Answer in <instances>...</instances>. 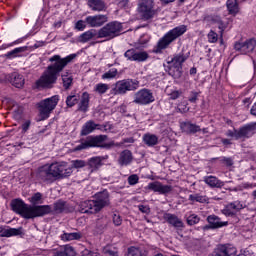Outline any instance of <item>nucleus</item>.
I'll use <instances>...</instances> for the list:
<instances>
[{"mask_svg": "<svg viewBox=\"0 0 256 256\" xmlns=\"http://www.w3.org/2000/svg\"><path fill=\"white\" fill-rule=\"evenodd\" d=\"M75 57H77L75 54H70L64 58L58 54L51 56L48 59L50 64L47 66L42 76L36 81V87L51 89V87L57 83L59 74L62 73L63 69L67 67V64L71 63Z\"/></svg>", "mask_w": 256, "mask_h": 256, "instance_id": "obj_1", "label": "nucleus"}, {"mask_svg": "<svg viewBox=\"0 0 256 256\" xmlns=\"http://www.w3.org/2000/svg\"><path fill=\"white\" fill-rule=\"evenodd\" d=\"M71 175V168L67 166L65 162H55L49 166H43L39 168L37 178L43 183H55L57 179H64Z\"/></svg>", "mask_w": 256, "mask_h": 256, "instance_id": "obj_2", "label": "nucleus"}, {"mask_svg": "<svg viewBox=\"0 0 256 256\" xmlns=\"http://www.w3.org/2000/svg\"><path fill=\"white\" fill-rule=\"evenodd\" d=\"M10 207L14 213L21 215L23 219H37V217H45L51 213L50 206H29L19 198L13 199Z\"/></svg>", "mask_w": 256, "mask_h": 256, "instance_id": "obj_3", "label": "nucleus"}, {"mask_svg": "<svg viewBox=\"0 0 256 256\" xmlns=\"http://www.w3.org/2000/svg\"><path fill=\"white\" fill-rule=\"evenodd\" d=\"M107 135L88 136L80 145L74 148V151H83V149H90L91 147H100V149H111V147H122L125 143H135L133 137L125 138L119 143L113 141L105 143Z\"/></svg>", "mask_w": 256, "mask_h": 256, "instance_id": "obj_4", "label": "nucleus"}, {"mask_svg": "<svg viewBox=\"0 0 256 256\" xmlns=\"http://www.w3.org/2000/svg\"><path fill=\"white\" fill-rule=\"evenodd\" d=\"M96 200H86L80 203V212L86 213L87 215H95L104 209V207H109L111 201L109 200V192L103 190L95 194Z\"/></svg>", "mask_w": 256, "mask_h": 256, "instance_id": "obj_5", "label": "nucleus"}, {"mask_svg": "<svg viewBox=\"0 0 256 256\" xmlns=\"http://www.w3.org/2000/svg\"><path fill=\"white\" fill-rule=\"evenodd\" d=\"M185 33H187V26L185 25H180L169 30L162 38L159 39L152 52L156 54L163 53L164 49H167L173 41H177V39L182 35H185Z\"/></svg>", "mask_w": 256, "mask_h": 256, "instance_id": "obj_6", "label": "nucleus"}, {"mask_svg": "<svg viewBox=\"0 0 256 256\" xmlns=\"http://www.w3.org/2000/svg\"><path fill=\"white\" fill-rule=\"evenodd\" d=\"M139 81L135 79H123L117 81L111 90L112 95H126L129 91H137Z\"/></svg>", "mask_w": 256, "mask_h": 256, "instance_id": "obj_7", "label": "nucleus"}, {"mask_svg": "<svg viewBox=\"0 0 256 256\" xmlns=\"http://www.w3.org/2000/svg\"><path fill=\"white\" fill-rule=\"evenodd\" d=\"M57 103H59V96L54 95L50 98H46L38 103V110L41 121H45V119H49V115L53 113L55 107H57Z\"/></svg>", "mask_w": 256, "mask_h": 256, "instance_id": "obj_8", "label": "nucleus"}, {"mask_svg": "<svg viewBox=\"0 0 256 256\" xmlns=\"http://www.w3.org/2000/svg\"><path fill=\"white\" fill-rule=\"evenodd\" d=\"M121 31H123V25L117 21H113L99 29V37L100 39H107L109 41L118 37Z\"/></svg>", "mask_w": 256, "mask_h": 256, "instance_id": "obj_9", "label": "nucleus"}, {"mask_svg": "<svg viewBox=\"0 0 256 256\" xmlns=\"http://www.w3.org/2000/svg\"><path fill=\"white\" fill-rule=\"evenodd\" d=\"M137 5L138 13H140L144 21H149V19H153L157 15L155 0H138Z\"/></svg>", "mask_w": 256, "mask_h": 256, "instance_id": "obj_10", "label": "nucleus"}, {"mask_svg": "<svg viewBox=\"0 0 256 256\" xmlns=\"http://www.w3.org/2000/svg\"><path fill=\"white\" fill-rule=\"evenodd\" d=\"M187 56L185 53L180 52L171 59V61H168L169 70L174 71V74H172L174 77H181V73L183 71V63L187 61Z\"/></svg>", "mask_w": 256, "mask_h": 256, "instance_id": "obj_11", "label": "nucleus"}, {"mask_svg": "<svg viewBox=\"0 0 256 256\" xmlns=\"http://www.w3.org/2000/svg\"><path fill=\"white\" fill-rule=\"evenodd\" d=\"M155 101L153 92L147 88L140 89L134 94L133 103L136 105H150Z\"/></svg>", "mask_w": 256, "mask_h": 256, "instance_id": "obj_12", "label": "nucleus"}, {"mask_svg": "<svg viewBox=\"0 0 256 256\" xmlns=\"http://www.w3.org/2000/svg\"><path fill=\"white\" fill-rule=\"evenodd\" d=\"M256 46V40L255 39H249L245 42H236L234 44L235 51L239 52L240 55H248V53H252V51L255 49Z\"/></svg>", "mask_w": 256, "mask_h": 256, "instance_id": "obj_13", "label": "nucleus"}, {"mask_svg": "<svg viewBox=\"0 0 256 256\" xmlns=\"http://www.w3.org/2000/svg\"><path fill=\"white\" fill-rule=\"evenodd\" d=\"M124 57H126L128 61H137L138 63H143L149 59V53L146 51H137L132 48L124 53Z\"/></svg>", "mask_w": 256, "mask_h": 256, "instance_id": "obj_14", "label": "nucleus"}, {"mask_svg": "<svg viewBox=\"0 0 256 256\" xmlns=\"http://www.w3.org/2000/svg\"><path fill=\"white\" fill-rule=\"evenodd\" d=\"M208 23L211 25H216L220 30V44L223 45V33H225V29H227V22H224L221 19V16L210 15L205 18Z\"/></svg>", "mask_w": 256, "mask_h": 256, "instance_id": "obj_15", "label": "nucleus"}, {"mask_svg": "<svg viewBox=\"0 0 256 256\" xmlns=\"http://www.w3.org/2000/svg\"><path fill=\"white\" fill-rule=\"evenodd\" d=\"M108 21H109V18L107 17V15H103V14H96L93 16L86 17L87 25L92 28L103 27V24L107 23Z\"/></svg>", "mask_w": 256, "mask_h": 256, "instance_id": "obj_16", "label": "nucleus"}, {"mask_svg": "<svg viewBox=\"0 0 256 256\" xmlns=\"http://www.w3.org/2000/svg\"><path fill=\"white\" fill-rule=\"evenodd\" d=\"M147 189H149V191H154L155 193H160V195H167L173 191V186L163 185L161 182L156 181L149 183Z\"/></svg>", "mask_w": 256, "mask_h": 256, "instance_id": "obj_17", "label": "nucleus"}, {"mask_svg": "<svg viewBox=\"0 0 256 256\" xmlns=\"http://www.w3.org/2000/svg\"><path fill=\"white\" fill-rule=\"evenodd\" d=\"M42 207H50L51 211L47 213V215H51V213L60 214V213H68L69 206L67 202L63 200L56 201L53 206L51 205H43Z\"/></svg>", "mask_w": 256, "mask_h": 256, "instance_id": "obj_18", "label": "nucleus"}, {"mask_svg": "<svg viewBox=\"0 0 256 256\" xmlns=\"http://www.w3.org/2000/svg\"><path fill=\"white\" fill-rule=\"evenodd\" d=\"M163 219L167 221L169 225H172V227H175V229H183V227H185L183 220H181L175 214L165 213L163 216Z\"/></svg>", "mask_w": 256, "mask_h": 256, "instance_id": "obj_19", "label": "nucleus"}, {"mask_svg": "<svg viewBox=\"0 0 256 256\" xmlns=\"http://www.w3.org/2000/svg\"><path fill=\"white\" fill-rule=\"evenodd\" d=\"M93 39H101L99 36V30L90 29L79 36L80 43H89Z\"/></svg>", "mask_w": 256, "mask_h": 256, "instance_id": "obj_20", "label": "nucleus"}, {"mask_svg": "<svg viewBox=\"0 0 256 256\" xmlns=\"http://www.w3.org/2000/svg\"><path fill=\"white\" fill-rule=\"evenodd\" d=\"M133 162V153L130 150H123L118 158V164L120 167H127Z\"/></svg>", "mask_w": 256, "mask_h": 256, "instance_id": "obj_21", "label": "nucleus"}, {"mask_svg": "<svg viewBox=\"0 0 256 256\" xmlns=\"http://www.w3.org/2000/svg\"><path fill=\"white\" fill-rule=\"evenodd\" d=\"M23 235V228H5L0 226V237H17Z\"/></svg>", "mask_w": 256, "mask_h": 256, "instance_id": "obj_22", "label": "nucleus"}, {"mask_svg": "<svg viewBox=\"0 0 256 256\" xmlns=\"http://www.w3.org/2000/svg\"><path fill=\"white\" fill-rule=\"evenodd\" d=\"M87 6L91 11L98 13L107 9V4L103 0H87Z\"/></svg>", "mask_w": 256, "mask_h": 256, "instance_id": "obj_23", "label": "nucleus"}, {"mask_svg": "<svg viewBox=\"0 0 256 256\" xmlns=\"http://www.w3.org/2000/svg\"><path fill=\"white\" fill-rule=\"evenodd\" d=\"M91 101V96L84 92L80 98V102L78 103V111L82 113H87L89 111V103Z\"/></svg>", "mask_w": 256, "mask_h": 256, "instance_id": "obj_24", "label": "nucleus"}, {"mask_svg": "<svg viewBox=\"0 0 256 256\" xmlns=\"http://www.w3.org/2000/svg\"><path fill=\"white\" fill-rule=\"evenodd\" d=\"M207 221L210 224V229H219L221 227H226V225H229V222H221V218L215 215L208 216Z\"/></svg>", "mask_w": 256, "mask_h": 256, "instance_id": "obj_25", "label": "nucleus"}, {"mask_svg": "<svg viewBox=\"0 0 256 256\" xmlns=\"http://www.w3.org/2000/svg\"><path fill=\"white\" fill-rule=\"evenodd\" d=\"M10 83L17 89H21L25 85V78L23 75L14 72L10 75Z\"/></svg>", "mask_w": 256, "mask_h": 256, "instance_id": "obj_26", "label": "nucleus"}, {"mask_svg": "<svg viewBox=\"0 0 256 256\" xmlns=\"http://www.w3.org/2000/svg\"><path fill=\"white\" fill-rule=\"evenodd\" d=\"M88 166L91 173H93V171H99V169L103 166V157L96 156L90 158L88 161Z\"/></svg>", "mask_w": 256, "mask_h": 256, "instance_id": "obj_27", "label": "nucleus"}, {"mask_svg": "<svg viewBox=\"0 0 256 256\" xmlns=\"http://www.w3.org/2000/svg\"><path fill=\"white\" fill-rule=\"evenodd\" d=\"M228 137L232 139H244V137H249V130L247 129H232L227 133Z\"/></svg>", "mask_w": 256, "mask_h": 256, "instance_id": "obj_28", "label": "nucleus"}, {"mask_svg": "<svg viewBox=\"0 0 256 256\" xmlns=\"http://www.w3.org/2000/svg\"><path fill=\"white\" fill-rule=\"evenodd\" d=\"M143 142L147 147H155L159 143V137L155 134L147 133L143 136Z\"/></svg>", "mask_w": 256, "mask_h": 256, "instance_id": "obj_29", "label": "nucleus"}, {"mask_svg": "<svg viewBox=\"0 0 256 256\" xmlns=\"http://www.w3.org/2000/svg\"><path fill=\"white\" fill-rule=\"evenodd\" d=\"M226 7L229 15H237L239 13V0H227Z\"/></svg>", "mask_w": 256, "mask_h": 256, "instance_id": "obj_30", "label": "nucleus"}, {"mask_svg": "<svg viewBox=\"0 0 256 256\" xmlns=\"http://www.w3.org/2000/svg\"><path fill=\"white\" fill-rule=\"evenodd\" d=\"M204 182L206 185H209V187H217L218 189H221L223 185H225L221 180H218L215 176H206L204 177Z\"/></svg>", "mask_w": 256, "mask_h": 256, "instance_id": "obj_31", "label": "nucleus"}, {"mask_svg": "<svg viewBox=\"0 0 256 256\" xmlns=\"http://www.w3.org/2000/svg\"><path fill=\"white\" fill-rule=\"evenodd\" d=\"M27 49V46L15 48L14 50L7 52L5 57H7V59H16L17 57H21V53H25Z\"/></svg>", "mask_w": 256, "mask_h": 256, "instance_id": "obj_32", "label": "nucleus"}, {"mask_svg": "<svg viewBox=\"0 0 256 256\" xmlns=\"http://www.w3.org/2000/svg\"><path fill=\"white\" fill-rule=\"evenodd\" d=\"M29 201L32 204L30 207H43V205H39L43 203V194H41V192H37L29 198Z\"/></svg>", "mask_w": 256, "mask_h": 256, "instance_id": "obj_33", "label": "nucleus"}, {"mask_svg": "<svg viewBox=\"0 0 256 256\" xmlns=\"http://www.w3.org/2000/svg\"><path fill=\"white\" fill-rule=\"evenodd\" d=\"M83 235L81 232L64 233L61 235L62 241H78Z\"/></svg>", "mask_w": 256, "mask_h": 256, "instance_id": "obj_34", "label": "nucleus"}, {"mask_svg": "<svg viewBox=\"0 0 256 256\" xmlns=\"http://www.w3.org/2000/svg\"><path fill=\"white\" fill-rule=\"evenodd\" d=\"M109 89V84L98 83L94 86V93H96L97 95H105V93H107Z\"/></svg>", "mask_w": 256, "mask_h": 256, "instance_id": "obj_35", "label": "nucleus"}, {"mask_svg": "<svg viewBox=\"0 0 256 256\" xmlns=\"http://www.w3.org/2000/svg\"><path fill=\"white\" fill-rule=\"evenodd\" d=\"M107 219L106 218H100L96 221V232L101 234L105 229H107Z\"/></svg>", "mask_w": 256, "mask_h": 256, "instance_id": "obj_36", "label": "nucleus"}, {"mask_svg": "<svg viewBox=\"0 0 256 256\" xmlns=\"http://www.w3.org/2000/svg\"><path fill=\"white\" fill-rule=\"evenodd\" d=\"M189 201H193L196 203H208L209 202V198L207 196H203L201 194H191L189 196Z\"/></svg>", "mask_w": 256, "mask_h": 256, "instance_id": "obj_37", "label": "nucleus"}, {"mask_svg": "<svg viewBox=\"0 0 256 256\" xmlns=\"http://www.w3.org/2000/svg\"><path fill=\"white\" fill-rule=\"evenodd\" d=\"M208 43H217V41H221V34H217V32L210 30L207 34Z\"/></svg>", "mask_w": 256, "mask_h": 256, "instance_id": "obj_38", "label": "nucleus"}, {"mask_svg": "<svg viewBox=\"0 0 256 256\" xmlns=\"http://www.w3.org/2000/svg\"><path fill=\"white\" fill-rule=\"evenodd\" d=\"M63 87L69 89L73 83V76L71 74H62Z\"/></svg>", "mask_w": 256, "mask_h": 256, "instance_id": "obj_39", "label": "nucleus"}, {"mask_svg": "<svg viewBox=\"0 0 256 256\" xmlns=\"http://www.w3.org/2000/svg\"><path fill=\"white\" fill-rule=\"evenodd\" d=\"M79 103V96L77 95H69L66 98L67 107H75Z\"/></svg>", "mask_w": 256, "mask_h": 256, "instance_id": "obj_40", "label": "nucleus"}, {"mask_svg": "<svg viewBox=\"0 0 256 256\" xmlns=\"http://www.w3.org/2000/svg\"><path fill=\"white\" fill-rule=\"evenodd\" d=\"M117 68H111L108 72L102 75V79H115L117 77Z\"/></svg>", "mask_w": 256, "mask_h": 256, "instance_id": "obj_41", "label": "nucleus"}, {"mask_svg": "<svg viewBox=\"0 0 256 256\" xmlns=\"http://www.w3.org/2000/svg\"><path fill=\"white\" fill-rule=\"evenodd\" d=\"M200 221H201V218H199L196 214H191L186 219L187 225H190V226L197 225V223H199Z\"/></svg>", "mask_w": 256, "mask_h": 256, "instance_id": "obj_42", "label": "nucleus"}, {"mask_svg": "<svg viewBox=\"0 0 256 256\" xmlns=\"http://www.w3.org/2000/svg\"><path fill=\"white\" fill-rule=\"evenodd\" d=\"M74 29L76 31H85L87 29V18L85 20H78L74 25Z\"/></svg>", "mask_w": 256, "mask_h": 256, "instance_id": "obj_43", "label": "nucleus"}, {"mask_svg": "<svg viewBox=\"0 0 256 256\" xmlns=\"http://www.w3.org/2000/svg\"><path fill=\"white\" fill-rule=\"evenodd\" d=\"M127 256H143V252L141 251V249L135 246H131L130 248H128Z\"/></svg>", "mask_w": 256, "mask_h": 256, "instance_id": "obj_44", "label": "nucleus"}, {"mask_svg": "<svg viewBox=\"0 0 256 256\" xmlns=\"http://www.w3.org/2000/svg\"><path fill=\"white\" fill-rule=\"evenodd\" d=\"M180 128L181 129H197V126L193 123H191V121H182L180 122Z\"/></svg>", "mask_w": 256, "mask_h": 256, "instance_id": "obj_45", "label": "nucleus"}, {"mask_svg": "<svg viewBox=\"0 0 256 256\" xmlns=\"http://www.w3.org/2000/svg\"><path fill=\"white\" fill-rule=\"evenodd\" d=\"M23 115V108L22 107H14V110H13V117L14 119H21Z\"/></svg>", "mask_w": 256, "mask_h": 256, "instance_id": "obj_46", "label": "nucleus"}, {"mask_svg": "<svg viewBox=\"0 0 256 256\" xmlns=\"http://www.w3.org/2000/svg\"><path fill=\"white\" fill-rule=\"evenodd\" d=\"M97 127H99V124L93 120H89L83 125L82 129H97Z\"/></svg>", "mask_w": 256, "mask_h": 256, "instance_id": "obj_47", "label": "nucleus"}, {"mask_svg": "<svg viewBox=\"0 0 256 256\" xmlns=\"http://www.w3.org/2000/svg\"><path fill=\"white\" fill-rule=\"evenodd\" d=\"M222 214L225 215L226 217H233V215H235V212H233V208H231V206H229V204H228L222 210Z\"/></svg>", "mask_w": 256, "mask_h": 256, "instance_id": "obj_48", "label": "nucleus"}, {"mask_svg": "<svg viewBox=\"0 0 256 256\" xmlns=\"http://www.w3.org/2000/svg\"><path fill=\"white\" fill-rule=\"evenodd\" d=\"M228 205L234 211H241V209H244V206L239 201H235V202L229 203Z\"/></svg>", "mask_w": 256, "mask_h": 256, "instance_id": "obj_49", "label": "nucleus"}, {"mask_svg": "<svg viewBox=\"0 0 256 256\" xmlns=\"http://www.w3.org/2000/svg\"><path fill=\"white\" fill-rule=\"evenodd\" d=\"M139 183V176L137 174H132L128 177L129 185H137Z\"/></svg>", "mask_w": 256, "mask_h": 256, "instance_id": "obj_50", "label": "nucleus"}, {"mask_svg": "<svg viewBox=\"0 0 256 256\" xmlns=\"http://www.w3.org/2000/svg\"><path fill=\"white\" fill-rule=\"evenodd\" d=\"M64 256H75V249L71 246H65L64 248Z\"/></svg>", "mask_w": 256, "mask_h": 256, "instance_id": "obj_51", "label": "nucleus"}, {"mask_svg": "<svg viewBox=\"0 0 256 256\" xmlns=\"http://www.w3.org/2000/svg\"><path fill=\"white\" fill-rule=\"evenodd\" d=\"M72 165L75 169H81L82 167H85V161L74 160V161H72Z\"/></svg>", "mask_w": 256, "mask_h": 256, "instance_id": "obj_52", "label": "nucleus"}, {"mask_svg": "<svg viewBox=\"0 0 256 256\" xmlns=\"http://www.w3.org/2000/svg\"><path fill=\"white\" fill-rule=\"evenodd\" d=\"M198 97H199V93H197L195 91H192V92H190V96L188 98V101H190V103H196Z\"/></svg>", "mask_w": 256, "mask_h": 256, "instance_id": "obj_53", "label": "nucleus"}, {"mask_svg": "<svg viewBox=\"0 0 256 256\" xmlns=\"http://www.w3.org/2000/svg\"><path fill=\"white\" fill-rule=\"evenodd\" d=\"M113 223L114 225H116V227H119V225L123 223V220L121 219V216L119 214H114Z\"/></svg>", "mask_w": 256, "mask_h": 256, "instance_id": "obj_54", "label": "nucleus"}, {"mask_svg": "<svg viewBox=\"0 0 256 256\" xmlns=\"http://www.w3.org/2000/svg\"><path fill=\"white\" fill-rule=\"evenodd\" d=\"M169 96H170V99H172L173 101H175V99H179V97H181V91L175 90V91L171 92V93L169 94Z\"/></svg>", "mask_w": 256, "mask_h": 256, "instance_id": "obj_55", "label": "nucleus"}, {"mask_svg": "<svg viewBox=\"0 0 256 256\" xmlns=\"http://www.w3.org/2000/svg\"><path fill=\"white\" fill-rule=\"evenodd\" d=\"M139 211H141V213H145L146 215H149V213H151V209L149 208V206L145 205H140Z\"/></svg>", "mask_w": 256, "mask_h": 256, "instance_id": "obj_56", "label": "nucleus"}, {"mask_svg": "<svg viewBox=\"0 0 256 256\" xmlns=\"http://www.w3.org/2000/svg\"><path fill=\"white\" fill-rule=\"evenodd\" d=\"M222 163H224L226 167H231L233 166V159L224 157Z\"/></svg>", "mask_w": 256, "mask_h": 256, "instance_id": "obj_57", "label": "nucleus"}, {"mask_svg": "<svg viewBox=\"0 0 256 256\" xmlns=\"http://www.w3.org/2000/svg\"><path fill=\"white\" fill-rule=\"evenodd\" d=\"M52 255L53 256H65V251L63 248L60 250H54Z\"/></svg>", "mask_w": 256, "mask_h": 256, "instance_id": "obj_58", "label": "nucleus"}, {"mask_svg": "<svg viewBox=\"0 0 256 256\" xmlns=\"http://www.w3.org/2000/svg\"><path fill=\"white\" fill-rule=\"evenodd\" d=\"M139 43L140 45H147V43H149V37H146L145 36H142L140 39H139Z\"/></svg>", "mask_w": 256, "mask_h": 256, "instance_id": "obj_59", "label": "nucleus"}, {"mask_svg": "<svg viewBox=\"0 0 256 256\" xmlns=\"http://www.w3.org/2000/svg\"><path fill=\"white\" fill-rule=\"evenodd\" d=\"M199 131L198 129H190V130H183V133H186L187 135H195Z\"/></svg>", "mask_w": 256, "mask_h": 256, "instance_id": "obj_60", "label": "nucleus"}, {"mask_svg": "<svg viewBox=\"0 0 256 256\" xmlns=\"http://www.w3.org/2000/svg\"><path fill=\"white\" fill-rule=\"evenodd\" d=\"M106 255H110V256H119L117 251H113V250H105Z\"/></svg>", "mask_w": 256, "mask_h": 256, "instance_id": "obj_61", "label": "nucleus"}, {"mask_svg": "<svg viewBox=\"0 0 256 256\" xmlns=\"http://www.w3.org/2000/svg\"><path fill=\"white\" fill-rule=\"evenodd\" d=\"M118 5H121L122 7H125L127 3H129V0H115Z\"/></svg>", "mask_w": 256, "mask_h": 256, "instance_id": "obj_62", "label": "nucleus"}, {"mask_svg": "<svg viewBox=\"0 0 256 256\" xmlns=\"http://www.w3.org/2000/svg\"><path fill=\"white\" fill-rule=\"evenodd\" d=\"M243 129H256V122L246 125Z\"/></svg>", "mask_w": 256, "mask_h": 256, "instance_id": "obj_63", "label": "nucleus"}, {"mask_svg": "<svg viewBox=\"0 0 256 256\" xmlns=\"http://www.w3.org/2000/svg\"><path fill=\"white\" fill-rule=\"evenodd\" d=\"M31 127V121L27 120L23 123L22 129H29Z\"/></svg>", "mask_w": 256, "mask_h": 256, "instance_id": "obj_64", "label": "nucleus"}]
</instances>
